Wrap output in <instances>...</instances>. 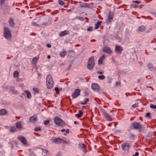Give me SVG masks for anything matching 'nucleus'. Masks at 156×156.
Wrapping results in <instances>:
<instances>
[{"label": "nucleus", "instance_id": "10", "mask_svg": "<svg viewBox=\"0 0 156 156\" xmlns=\"http://www.w3.org/2000/svg\"><path fill=\"white\" fill-rule=\"evenodd\" d=\"M102 50L103 52L109 54H111L112 53V51L111 50L110 48L107 46L104 47Z\"/></svg>", "mask_w": 156, "mask_h": 156}, {"label": "nucleus", "instance_id": "37", "mask_svg": "<svg viewBox=\"0 0 156 156\" xmlns=\"http://www.w3.org/2000/svg\"><path fill=\"white\" fill-rule=\"evenodd\" d=\"M98 78L100 80H103L105 79V76L103 75H101L100 76H99Z\"/></svg>", "mask_w": 156, "mask_h": 156}, {"label": "nucleus", "instance_id": "32", "mask_svg": "<svg viewBox=\"0 0 156 156\" xmlns=\"http://www.w3.org/2000/svg\"><path fill=\"white\" fill-rule=\"evenodd\" d=\"M84 101H85V102H81V104L82 105H86L87 103V102L89 101V99L88 98H87L84 99Z\"/></svg>", "mask_w": 156, "mask_h": 156}, {"label": "nucleus", "instance_id": "1", "mask_svg": "<svg viewBox=\"0 0 156 156\" xmlns=\"http://www.w3.org/2000/svg\"><path fill=\"white\" fill-rule=\"evenodd\" d=\"M53 82L52 76L50 75H48L47 76L46 83L47 88L51 89L53 87Z\"/></svg>", "mask_w": 156, "mask_h": 156}, {"label": "nucleus", "instance_id": "44", "mask_svg": "<svg viewBox=\"0 0 156 156\" xmlns=\"http://www.w3.org/2000/svg\"><path fill=\"white\" fill-rule=\"evenodd\" d=\"M12 92L14 94H17L18 93V92L17 91L15 90H12Z\"/></svg>", "mask_w": 156, "mask_h": 156}, {"label": "nucleus", "instance_id": "41", "mask_svg": "<svg viewBox=\"0 0 156 156\" xmlns=\"http://www.w3.org/2000/svg\"><path fill=\"white\" fill-rule=\"evenodd\" d=\"M150 107L151 108L156 109V105H154L153 104H151L150 105Z\"/></svg>", "mask_w": 156, "mask_h": 156}, {"label": "nucleus", "instance_id": "61", "mask_svg": "<svg viewBox=\"0 0 156 156\" xmlns=\"http://www.w3.org/2000/svg\"><path fill=\"white\" fill-rule=\"evenodd\" d=\"M140 80H138V82H140Z\"/></svg>", "mask_w": 156, "mask_h": 156}, {"label": "nucleus", "instance_id": "17", "mask_svg": "<svg viewBox=\"0 0 156 156\" xmlns=\"http://www.w3.org/2000/svg\"><path fill=\"white\" fill-rule=\"evenodd\" d=\"M146 27L142 25L139 27L137 31L139 32H143L146 29Z\"/></svg>", "mask_w": 156, "mask_h": 156}, {"label": "nucleus", "instance_id": "23", "mask_svg": "<svg viewBox=\"0 0 156 156\" xmlns=\"http://www.w3.org/2000/svg\"><path fill=\"white\" fill-rule=\"evenodd\" d=\"M90 6V5L87 3H83L80 5V7L81 8L86 7L89 8Z\"/></svg>", "mask_w": 156, "mask_h": 156}, {"label": "nucleus", "instance_id": "48", "mask_svg": "<svg viewBox=\"0 0 156 156\" xmlns=\"http://www.w3.org/2000/svg\"><path fill=\"white\" fill-rule=\"evenodd\" d=\"M139 154V153L138 152H136L133 155V156H138Z\"/></svg>", "mask_w": 156, "mask_h": 156}, {"label": "nucleus", "instance_id": "27", "mask_svg": "<svg viewBox=\"0 0 156 156\" xmlns=\"http://www.w3.org/2000/svg\"><path fill=\"white\" fill-rule=\"evenodd\" d=\"M66 51L65 50L61 51L60 53V55L61 57H64L66 54Z\"/></svg>", "mask_w": 156, "mask_h": 156}, {"label": "nucleus", "instance_id": "57", "mask_svg": "<svg viewBox=\"0 0 156 156\" xmlns=\"http://www.w3.org/2000/svg\"><path fill=\"white\" fill-rule=\"evenodd\" d=\"M66 131V129H63L61 130V131L62 132H63Z\"/></svg>", "mask_w": 156, "mask_h": 156}, {"label": "nucleus", "instance_id": "58", "mask_svg": "<svg viewBox=\"0 0 156 156\" xmlns=\"http://www.w3.org/2000/svg\"><path fill=\"white\" fill-rule=\"evenodd\" d=\"M50 58H51V57H50V55H48V56H47V58L48 59H50Z\"/></svg>", "mask_w": 156, "mask_h": 156}, {"label": "nucleus", "instance_id": "28", "mask_svg": "<svg viewBox=\"0 0 156 156\" xmlns=\"http://www.w3.org/2000/svg\"><path fill=\"white\" fill-rule=\"evenodd\" d=\"M10 132H15L17 131V129L14 126H12L10 127Z\"/></svg>", "mask_w": 156, "mask_h": 156}, {"label": "nucleus", "instance_id": "20", "mask_svg": "<svg viewBox=\"0 0 156 156\" xmlns=\"http://www.w3.org/2000/svg\"><path fill=\"white\" fill-rule=\"evenodd\" d=\"M7 113V112L5 109H2L0 110V115H5Z\"/></svg>", "mask_w": 156, "mask_h": 156}, {"label": "nucleus", "instance_id": "47", "mask_svg": "<svg viewBox=\"0 0 156 156\" xmlns=\"http://www.w3.org/2000/svg\"><path fill=\"white\" fill-rule=\"evenodd\" d=\"M150 113H147L146 114V117H148V118H150L151 117V116H150Z\"/></svg>", "mask_w": 156, "mask_h": 156}, {"label": "nucleus", "instance_id": "33", "mask_svg": "<svg viewBox=\"0 0 156 156\" xmlns=\"http://www.w3.org/2000/svg\"><path fill=\"white\" fill-rule=\"evenodd\" d=\"M135 135L132 133H130L129 135V139H133L135 137Z\"/></svg>", "mask_w": 156, "mask_h": 156}, {"label": "nucleus", "instance_id": "49", "mask_svg": "<svg viewBox=\"0 0 156 156\" xmlns=\"http://www.w3.org/2000/svg\"><path fill=\"white\" fill-rule=\"evenodd\" d=\"M5 1V0H0V2L1 3V4H3L4 3Z\"/></svg>", "mask_w": 156, "mask_h": 156}, {"label": "nucleus", "instance_id": "21", "mask_svg": "<svg viewBox=\"0 0 156 156\" xmlns=\"http://www.w3.org/2000/svg\"><path fill=\"white\" fill-rule=\"evenodd\" d=\"M39 58V57H34L32 60V63L33 64H36L37 63L38 60Z\"/></svg>", "mask_w": 156, "mask_h": 156}, {"label": "nucleus", "instance_id": "24", "mask_svg": "<svg viewBox=\"0 0 156 156\" xmlns=\"http://www.w3.org/2000/svg\"><path fill=\"white\" fill-rule=\"evenodd\" d=\"M102 23V22L101 21H98L95 25L94 28L96 29H98Z\"/></svg>", "mask_w": 156, "mask_h": 156}, {"label": "nucleus", "instance_id": "29", "mask_svg": "<svg viewBox=\"0 0 156 156\" xmlns=\"http://www.w3.org/2000/svg\"><path fill=\"white\" fill-rule=\"evenodd\" d=\"M25 93L27 94V97L28 98H30L31 97V94L30 92L28 90H26L25 91Z\"/></svg>", "mask_w": 156, "mask_h": 156}, {"label": "nucleus", "instance_id": "5", "mask_svg": "<svg viewBox=\"0 0 156 156\" xmlns=\"http://www.w3.org/2000/svg\"><path fill=\"white\" fill-rule=\"evenodd\" d=\"M54 121L55 123L59 126H63L66 125L65 122L58 117H56L55 118Z\"/></svg>", "mask_w": 156, "mask_h": 156}, {"label": "nucleus", "instance_id": "46", "mask_svg": "<svg viewBox=\"0 0 156 156\" xmlns=\"http://www.w3.org/2000/svg\"><path fill=\"white\" fill-rule=\"evenodd\" d=\"M42 150L43 151V152L44 153H48L49 152L47 150L42 149Z\"/></svg>", "mask_w": 156, "mask_h": 156}, {"label": "nucleus", "instance_id": "42", "mask_svg": "<svg viewBox=\"0 0 156 156\" xmlns=\"http://www.w3.org/2000/svg\"><path fill=\"white\" fill-rule=\"evenodd\" d=\"M50 122V121L48 120H47L44 121V124L45 125H46L48 124H49Z\"/></svg>", "mask_w": 156, "mask_h": 156}, {"label": "nucleus", "instance_id": "12", "mask_svg": "<svg viewBox=\"0 0 156 156\" xmlns=\"http://www.w3.org/2000/svg\"><path fill=\"white\" fill-rule=\"evenodd\" d=\"M18 139L21 141L24 145L27 144V141L26 139L23 136H20L18 137Z\"/></svg>", "mask_w": 156, "mask_h": 156}, {"label": "nucleus", "instance_id": "11", "mask_svg": "<svg viewBox=\"0 0 156 156\" xmlns=\"http://www.w3.org/2000/svg\"><path fill=\"white\" fill-rule=\"evenodd\" d=\"M91 88L92 89L95 91H98L99 89V86L97 84L94 83L92 84Z\"/></svg>", "mask_w": 156, "mask_h": 156}, {"label": "nucleus", "instance_id": "63", "mask_svg": "<svg viewBox=\"0 0 156 156\" xmlns=\"http://www.w3.org/2000/svg\"><path fill=\"white\" fill-rule=\"evenodd\" d=\"M17 118L19 119V118H20V117H17Z\"/></svg>", "mask_w": 156, "mask_h": 156}, {"label": "nucleus", "instance_id": "45", "mask_svg": "<svg viewBox=\"0 0 156 156\" xmlns=\"http://www.w3.org/2000/svg\"><path fill=\"white\" fill-rule=\"evenodd\" d=\"M92 30V27H89L87 29V31H91Z\"/></svg>", "mask_w": 156, "mask_h": 156}, {"label": "nucleus", "instance_id": "14", "mask_svg": "<svg viewBox=\"0 0 156 156\" xmlns=\"http://www.w3.org/2000/svg\"><path fill=\"white\" fill-rule=\"evenodd\" d=\"M133 3H134L136 4H132L131 5V6L133 8H137L139 7V5L136 4H140L141 3V2L140 1H133Z\"/></svg>", "mask_w": 156, "mask_h": 156}, {"label": "nucleus", "instance_id": "40", "mask_svg": "<svg viewBox=\"0 0 156 156\" xmlns=\"http://www.w3.org/2000/svg\"><path fill=\"white\" fill-rule=\"evenodd\" d=\"M55 90L56 92V93L57 94H58L59 93V89L58 87H56L55 89Z\"/></svg>", "mask_w": 156, "mask_h": 156}, {"label": "nucleus", "instance_id": "3", "mask_svg": "<svg viewBox=\"0 0 156 156\" xmlns=\"http://www.w3.org/2000/svg\"><path fill=\"white\" fill-rule=\"evenodd\" d=\"M4 36L7 39L10 40L11 38V34L10 31L9 29L7 27L4 28Z\"/></svg>", "mask_w": 156, "mask_h": 156}, {"label": "nucleus", "instance_id": "6", "mask_svg": "<svg viewBox=\"0 0 156 156\" xmlns=\"http://www.w3.org/2000/svg\"><path fill=\"white\" fill-rule=\"evenodd\" d=\"M121 147L124 151L128 152L130 148V145L128 143L124 142L122 144Z\"/></svg>", "mask_w": 156, "mask_h": 156}, {"label": "nucleus", "instance_id": "2", "mask_svg": "<svg viewBox=\"0 0 156 156\" xmlns=\"http://www.w3.org/2000/svg\"><path fill=\"white\" fill-rule=\"evenodd\" d=\"M95 64L94 57L92 56L90 57L88 60L87 63V68L90 70L93 69Z\"/></svg>", "mask_w": 156, "mask_h": 156}, {"label": "nucleus", "instance_id": "52", "mask_svg": "<svg viewBox=\"0 0 156 156\" xmlns=\"http://www.w3.org/2000/svg\"><path fill=\"white\" fill-rule=\"evenodd\" d=\"M116 83L117 85H120L121 83L120 81H117L116 82Z\"/></svg>", "mask_w": 156, "mask_h": 156}, {"label": "nucleus", "instance_id": "38", "mask_svg": "<svg viewBox=\"0 0 156 156\" xmlns=\"http://www.w3.org/2000/svg\"><path fill=\"white\" fill-rule=\"evenodd\" d=\"M33 90L34 92L37 93H38L39 91V89L37 88H33Z\"/></svg>", "mask_w": 156, "mask_h": 156}, {"label": "nucleus", "instance_id": "26", "mask_svg": "<svg viewBox=\"0 0 156 156\" xmlns=\"http://www.w3.org/2000/svg\"><path fill=\"white\" fill-rule=\"evenodd\" d=\"M16 127L18 129H20L22 128V125L20 122H18L16 123Z\"/></svg>", "mask_w": 156, "mask_h": 156}, {"label": "nucleus", "instance_id": "8", "mask_svg": "<svg viewBox=\"0 0 156 156\" xmlns=\"http://www.w3.org/2000/svg\"><path fill=\"white\" fill-rule=\"evenodd\" d=\"M103 114L105 119L108 121H112L113 120L112 117L111 115L108 114L105 111H104Z\"/></svg>", "mask_w": 156, "mask_h": 156}, {"label": "nucleus", "instance_id": "62", "mask_svg": "<svg viewBox=\"0 0 156 156\" xmlns=\"http://www.w3.org/2000/svg\"><path fill=\"white\" fill-rule=\"evenodd\" d=\"M91 41H95L94 40H91Z\"/></svg>", "mask_w": 156, "mask_h": 156}, {"label": "nucleus", "instance_id": "56", "mask_svg": "<svg viewBox=\"0 0 156 156\" xmlns=\"http://www.w3.org/2000/svg\"><path fill=\"white\" fill-rule=\"evenodd\" d=\"M69 129H67L66 130V133H69Z\"/></svg>", "mask_w": 156, "mask_h": 156}, {"label": "nucleus", "instance_id": "43", "mask_svg": "<svg viewBox=\"0 0 156 156\" xmlns=\"http://www.w3.org/2000/svg\"><path fill=\"white\" fill-rule=\"evenodd\" d=\"M138 103H135L134 104L132 105V107L133 108H136L138 107Z\"/></svg>", "mask_w": 156, "mask_h": 156}, {"label": "nucleus", "instance_id": "16", "mask_svg": "<svg viewBox=\"0 0 156 156\" xmlns=\"http://www.w3.org/2000/svg\"><path fill=\"white\" fill-rule=\"evenodd\" d=\"M62 139L60 138H57L54 140V142L57 144H59L62 143Z\"/></svg>", "mask_w": 156, "mask_h": 156}, {"label": "nucleus", "instance_id": "9", "mask_svg": "<svg viewBox=\"0 0 156 156\" xmlns=\"http://www.w3.org/2000/svg\"><path fill=\"white\" fill-rule=\"evenodd\" d=\"M122 50L123 48L122 47L118 45H115V51L116 53L120 54H121Z\"/></svg>", "mask_w": 156, "mask_h": 156}, {"label": "nucleus", "instance_id": "53", "mask_svg": "<svg viewBox=\"0 0 156 156\" xmlns=\"http://www.w3.org/2000/svg\"><path fill=\"white\" fill-rule=\"evenodd\" d=\"M62 143L67 144V141L62 140Z\"/></svg>", "mask_w": 156, "mask_h": 156}, {"label": "nucleus", "instance_id": "13", "mask_svg": "<svg viewBox=\"0 0 156 156\" xmlns=\"http://www.w3.org/2000/svg\"><path fill=\"white\" fill-rule=\"evenodd\" d=\"M37 120V118L36 115H34L30 118V121L32 123H35Z\"/></svg>", "mask_w": 156, "mask_h": 156}, {"label": "nucleus", "instance_id": "31", "mask_svg": "<svg viewBox=\"0 0 156 156\" xmlns=\"http://www.w3.org/2000/svg\"><path fill=\"white\" fill-rule=\"evenodd\" d=\"M83 112L81 110H79V113L78 114H77V115H76L77 116L78 118H80L82 116V115H83Z\"/></svg>", "mask_w": 156, "mask_h": 156}, {"label": "nucleus", "instance_id": "50", "mask_svg": "<svg viewBox=\"0 0 156 156\" xmlns=\"http://www.w3.org/2000/svg\"><path fill=\"white\" fill-rule=\"evenodd\" d=\"M97 73L98 74H103V71L101 72V71H99L97 72Z\"/></svg>", "mask_w": 156, "mask_h": 156}, {"label": "nucleus", "instance_id": "35", "mask_svg": "<svg viewBox=\"0 0 156 156\" xmlns=\"http://www.w3.org/2000/svg\"><path fill=\"white\" fill-rule=\"evenodd\" d=\"M58 3L59 4L62 6L63 5L65 4V2L61 0H59L58 1Z\"/></svg>", "mask_w": 156, "mask_h": 156}, {"label": "nucleus", "instance_id": "19", "mask_svg": "<svg viewBox=\"0 0 156 156\" xmlns=\"http://www.w3.org/2000/svg\"><path fill=\"white\" fill-rule=\"evenodd\" d=\"M9 23L11 27H13L14 26L15 23L13 19L12 18L9 19Z\"/></svg>", "mask_w": 156, "mask_h": 156}, {"label": "nucleus", "instance_id": "15", "mask_svg": "<svg viewBox=\"0 0 156 156\" xmlns=\"http://www.w3.org/2000/svg\"><path fill=\"white\" fill-rule=\"evenodd\" d=\"M114 14L112 12H109L108 17V19L109 22H110L113 19Z\"/></svg>", "mask_w": 156, "mask_h": 156}, {"label": "nucleus", "instance_id": "4", "mask_svg": "<svg viewBox=\"0 0 156 156\" xmlns=\"http://www.w3.org/2000/svg\"><path fill=\"white\" fill-rule=\"evenodd\" d=\"M130 127L132 129H139L140 131H141L142 128L141 124L136 122H134L132 123Z\"/></svg>", "mask_w": 156, "mask_h": 156}, {"label": "nucleus", "instance_id": "34", "mask_svg": "<svg viewBox=\"0 0 156 156\" xmlns=\"http://www.w3.org/2000/svg\"><path fill=\"white\" fill-rule=\"evenodd\" d=\"M74 51H73L72 50H70L69 51V54H68V56H69L70 57H71L73 55H74Z\"/></svg>", "mask_w": 156, "mask_h": 156}, {"label": "nucleus", "instance_id": "18", "mask_svg": "<svg viewBox=\"0 0 156 156\" xmlns=\"http://www.w3.org/2000/svg\"><path fill=\"white\" fill-rule=\"evenodd\" d=\"M105 58V56L104 55H103L98 60V64L99 65L102 64L103 63V60Z\"/></svg>", "mask_w": 156, "mask_h": 156}, {"label": "nucleus", "instance_id": "59", "mask_svg": "<svg viewBox=\"0 0 156 156\" xmlns=\"http://www.w3.org/2000/svg\"><path fill=\"white\" fill-rule=\"evenodd\" d=\"M74 123L75 124H78V122H77V121H74Z\"/></svg>", "mask_w": 156, "mask_h": 156}, {"label": "nucleus", "instance_id": "30", "mask_svg": "<svg viewBox=\"0 0 156 156\" xmlns=\"http://www.w3.org/2000/svg\"><path fill=\"white\" fill-rule=\"evenodd\" d=\"M19 73L17 71L14 72L13 73V76L15 78H18L19 77Z\"/></svg>", "mask_w": 156, "mask_h": 156}, {"label": "nucleus", "instance_id": "25", "mask_svg": "<svg viewBox=\"0 0 156 156\" xmlns=\"http://www.w3.org/2000/svg\"><path fill=\"white\" fill-rule=\"evenodd\" d=\"M79 147L80 149H83L84 150V151H85L86 150V147L83 144H79Z\"/></svg>", "mask_w": 156, "mask_h": 156}, {"label": "nucleus", "instance_id": "36", "mask_svg": "<svg viewBox=\"0 0 156 156\" xmlns=\"http://www.w3.org/2000/svg\"><path fill=\"white\" fill-rule=\"evenodd\" d=\"M34 131H40L41 130V128L39 126H36L34 128Z\"/></svg>", "mask_w": 156, "mask_h": 156}, {"label": "nucleus", "instance_id": "51", "mask_svg": "<svg viewBox=\"0 0 156 156\" xmlns=\"http://www.w3.org/2000/svg\"><path fill=\"white\" fill-rule=\"evenodd\" d=\"M46 46L48 48H50L51 47V45L50 44H47Z\"/></svg>", "mask_w": 156, "mask_h": 156}, {"label": "nucleus", "instance_id": "39", "mask_svg": "<svg viewBox=\"0 0 156 156\" xmlns=\"http://www.w3.org/2000/svg\"><path fill=\"white\" fill-rule=\"evenodd\" d=\"M148 66L149 69H152L154 67L153 65L151 63H150L148 64Z\"/></svg>", "mask_w": 156, "mask_h": 156}, {"label": "nucleus", "instance_id": "22", "mask_svg": "<svg viewBox=\"0 0 156 156\" xmlns=\"http://www.w3.org/2000/svg\"><path fill=\"white\" fill-rule=\"evenodd\" d=\"M69 33V31L67 30H65L63 31H62L59 34V35L61 37H63L65 35L68 34Z\"/></svg>", "mask_w": 156, "mask_h": 156}, {"label": "nucleus", "instance_id": "54", "mask_svg": "<svg viewBox=\"0 0 156 156\" xmlns=\"http://www.w3.org/2000/svg\"><path fill=\"white\" fill-rule=\"evenodd\" d=\"M84 94L86 96H87L88 95V93L87 91H85L84 92Z\"/></svg>", "mask_w": 156, "mask_h": 156}, {"label": "nucleus", "instance_id": "7", "mask_svg": "<svg viewBox=\"0 0 156 156\" xmlns=\"http://www.w3.org/2000/svg\"><path fill=\"white\" fill-rule=\"evenodd\" d=\"M81 90L80 89H75L74 93L72 95V97L75 98L77 97L80 95Z\"/></svg>", "mask_w": 156, "mask_h": 156}, {"label": "nucleus", "instance_id": "55", "mask_svg": "<svg viewBox=\"0 0 156 156\" xmlns=\"http://www.w3.org/2000/svg\"><path fill=\"white\" fill-rule=\"evenodd\" d=\"M56 156H62L61 154L60 153H58L57 154Z\"/></svg>", "mask_w": 156, "mask_h": 156}, {"label": "nucleus", "instance_id": "60", "mask_svg": "<svg viewBox=\"0 0 156 156\" xmlns=\"http://www.w3.org/2000/svg\"><path fill=\"white\" fill-rule=\"evenodd\" d=\"M80 46V44H77L76 45H75V47H77V46Z\"/></svg>", "mask_w": 156, "mask_h": 156}]
</instances>
